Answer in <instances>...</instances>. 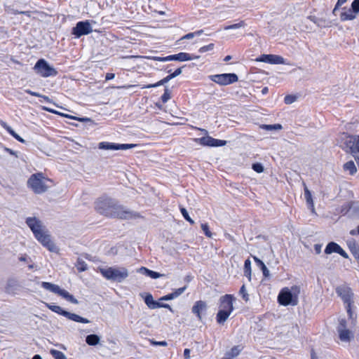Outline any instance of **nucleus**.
Returning <instances> with one entry per match:
<instances>
[{
  "label": "nucleus",
  "mask_w": 359,
  "mask_h": 359,
  "mask_svg": "<svg viewBox=\"0 0 359 359\" xmlns=\"http://www.w3.org/2000/svg\"><path fill=\"white\" fill-rule=\"evenodd\" d=\"M95 209L101 215L110 217H118L125 219L140 217L138 213L126 209L111 198L99 199L96 202Z\"/></svg>",
  "instance_id": "nucleus-1"
},
{
  "label": "nucleus",
  "mask_w": 359,
  "mask_h": 359,
  "mask_svg": "<svg viewBox=\"0 0 359 359\" xmlns=\"http://www.w3.org/2000/svg\"><path fill=\"white\" fill-rule=\"evenodd\" d=\"M26 224L32 231L35 238L49 251L56 252L58 251L57 246L52 241L50 235L43 224L36 217H29L26 219Z\"/></svg>",
  "instance_id": "nucleus-2"
},
{
  "label": "nucleus",
  "mask_w": 359,
  "mask_h": 359,
  "mask_svg": "<svg viewBox=\"0 0 359 359\" xmlns=\"http://www.w3.org/2000/svg\"><path fill=\"white\" fill-rule=\"evenodd\" d=\"M100 273L107 280L121 283L126 279L129 273L125 267H107L100 269Z\"/></svg>",
  "instance_id": "nucleus-3"
},
{
  "label": "nucleus",
  "mask_w": 359,
  "mask_h": 359,
  "mask_svg": "<svg viewBox=\"0 0 359 359\" xmlns=\"http://www.w3.org/2000/svg\"><path fill=\"white\" fill-rule=\"evenodd\" d=\"M298 293L299 290L297 287H292L291 289L285 287L278 294V302L283 306H295L298 303Z\"/></svg>",
  "instance_id": "nucleus-4"
},
{
  "label": "nucleus",
  "mask_w": 359,
  "mask_h": 359,
  "mask_svg": "<svg viewBox=\"0 0 359 359\" xmlns=\"http://www.w3.org/2000/svg\"><path fill=\"white\" fill-rule=\"evenodd\" d=\"M128 57L130 58H146L149 60H153L155 61L160 62H166L171 60H178V61H188L195 59H198L200 57L199 55H191L189 53H180L176 55H172L167 57H150V56H141V55H130Z\"/></svg>",
  "instance_id": "nucleus-5"
},
{
  "label": "nucleus",
  "mask_w": 359,
  "mask_h": 359,
  "mask_svg": "<svg viewBox=\"0 0 359 359\" xmlns=\"http://www.w3.org/2000/svg\"><path fill=\"white\" fill-rule=\"evenodd\" d=\"M47 182L48 180L42 173H36L31 175L27 181V184L35 194H41L48 190Z\"/></svg>",
  "instance_id": "nucleus-6"
},
{
  "label": "nucleus",
  "mask_w": 359,
  "mask_h": 359,
  "mask_svg": "<svg viewBox=\"0 0 359 359\" xmlns=\"http://www.w3.org/2000/svg\"><path fill=\"white\" fill-rule=\"evenodd\" d=\"M47 308H48L50 311L62 315L69 320H71L74 322L81 323H89L90 320L87 318H83L76 313H70L67 311L63 310L60 306L53 305L48 303L43 302Z\"/></svg>",
  "instance_id": "nucleus-7"
},
{
  "label": "nucleus",
  "mask_w": 359,
  "mask_h": 359,
  "mask_svg": "<svg viewBox=\"0 0 359 359\" xmlns=\"http://www.w3.org/2000/svg\"><path fill=\"white\" fill-rule=\"evenodd\" d=\"M36 74L43 77L55 76L57 74L56 69L50 66L45 60H38L34 67Z\"/></svg>",
  "instance_id": "nucleus-8"
},
{
  "label": "nucleus",
  "mask_w": 359,
  "mask_h": 359,
  "mask_svg": "<svg viewBox=\"0 0 359 359\" xmlns=\"http://www.w3.org/2000/svg\"><path fill=\"white\" fill-rule=\"evenodd\" d=\"M208 78L210 81L220 86H227L238 80V76L233 73L214 74L209 76Z\"/></svg>",
  "instance_id": "nucleus-9"
},
{
  "label": "nucleus",
  "mask_w": 359,
  "mask_h": 359,
  "mask_svg": "<svg viewBox=\"0 0 359 359\" xmlns=\"http://www.w3.org/2000/svg\"><path fill=\"white\" fill-rule=\"evenodd\" d=\"M346 144L359 166V135L349 136L346 140Z\"/></svg>",
  "instance_id": "nucleus-10"
},
{
  "label": "nucleus",
  "mask_w": 359,
  "mask_h": 359,
  "mask_svg": "<svg viewBox=\"0 0 359 359\" xmlns=\"http://www.w3.org/2000/svg\"><path fill=\"white\" fill-rule=\"evenodd\" d=\"M339 337L342 341H349L353 337V333L351 330L346 329V320L344 318L339 320V325L337 327Z\"/></svg>",
  "instance_id": "nucleus-11"
},
{
  "label": "nucleus",
  "mask_w": 359,
  "mask_h": 359,
  "mask_svg": "<svg viewBox=\"0 0 359 359\" xmlns=\"http://www.w3.org/2000/svg\"><path fill=\"white\" fill-rule=\"evenodd\" d=\"M137 147L135 144H116L102 142L98 145L99 149L105 150H126Z\"/></svg>",
  "instance_id": "nucleus-12"
},
{
  "label": "nucleus",
  "mask_w": 359,
  "mask_h": 359,
  "mask_svg": "<svg viewBox=\"0 0 359 359\" xmlns=\"http://www.w3.org/2000/svg\"><path fill=\"white\" fill-rule=\"evenodd\" d=\"M92 31V27L88 21H81L79 22L73 28L72 34L76 37H80L82 35L90 34Z\"/></svg>",
  "instance_id": "nucleus-13"
},
{
  "label": "nucleus",
  "mask_w": 359,
  "mask_h": 359,
  "mask_svg": "<svg viewBox=\"0 0 359 359\" xmlns=\"http://www.w3.org/2000/svg\"><path fill=\"white\" fill-rule=\"evenodd\" d=\"M257 62H262L269 64L279 65V64H285V61L284 58L280 55H262L256 59Z\"/></svg>",
  "instance_id": "nucleus-14"
},
{
  "label": "nucleus",
  "mask_w": 359,
  "mask_h": 359,
  "mask_svg": "<svg viewBox=\"0 0 359 359\" xmlns=\"http://www.w3.org/2000/svg\"><path fill=\"white\" fill-rule=\"evenodd\" d=\"M233 297L231 294H225L219 299V310L231 313L233 310Z\"/></svg>",
  "instance_id": "nucleus-15"
},
{
  "label": "nucleus",
  "mask_w": 359,
  "mask_h": 359,
  "mask_svg": "<svg viewBox=\"0 0 359 359\" xmlns=\"http://www.w3.org/2000/svg\"><path fill=\"white\" fill-rule=\"evenodd\" d=\"M338 295L342 299L345 304H352L353 293L350 288L344 286L339 287L336 290Z\"/></svg>",
  "instance_id": "nucleus-16"
},
{
  "label": "nucleus",
  "mask_w": 359,
  "mask_h": 359,
  "mask_svg": "<svg viewBox=\"0 0 359 359\" xmlns=\"http://www.w3.org/2000/svg\"><path fill=\"white\" fill-rule=\"evenodd\" d=\"M333 252L338 253L344 258L348 257V254L337 243L334 242H330L327 245L325 249V253L327 255H330Z\"/></svg>",
  "instance_id": "nucleus-17"
},
{
  "label": "nucleus",
  "mask_w": 359,
  "mask_h": 359,
  "mask_svg": "<svg viewBox=\"0 0 359 359\" xmlns=\"http://www.w3.org/2000/svg\"><path fill=\"white\" fill-rule=\"evenodd\" d=\"M207 304L203 301H197L192 307V313H194L199 320H202V314L205 313Z\"/></svg>",
  "instance_id": "nucleus-18"
},
{
  "label": "nucleus",
  "mask_w": 359,
  "mask_h": 359,
  "mask_svg": "<svg viewBox=\"0 0 359 359\" xmlns=\"http://www.w3.org/2000/svg\"><path fill=\"white\" fill-rule=\"evenodd\" d=\"M243 349L242 345L234 346L225 353L224 356L222 359H233L241 353Z\"/></svg>",
  "instance_id": "nucleus-19"
},
{
  "label": "nucleus",
  "mask_w": 359,
  "mask_h": 359,
  "mask_svg": "<svg viewBox=\"0 0 359 359\" xmlns=\"http://www.w3.org/2000/svg\"><path fill=\"white\" fill-rule=\"evenodd\" d=\"M18 289V281L15 279H9L6 285L5 291L8 294H15Z\"/></svg>",
  "instance_id": "nucleus-20"
},
{
  "label": "nucleus",
  "mask_w": 359,
  "mask_h": 359,
  "mask_svg": "<svg viewBox=\"0 0 359 359\" xmlns=\"http://www.w3.org/2000/svg\"><path fill=\"white\" fill-rule=\"evenodd\" d=\"M140 296L144 297V302L149 309H157V306H158V302L154 300L153 296L151 294L148 293L144 295V294L142 293Z\"/></svg>",
  "instance_id": "nucleus-21"
},
{
  "label": "nucleus",
  "mask_w": 359,
  "mask_h": 359,
  "mask_svg": "<svg viewBox=\"0 0 359 359\" xmlns=\"http://www.w3.org/2000/svg\"><path fill=\"white\" fill-rule=\"evenodd\" d=\"M58 295L72 304H79L78 300L72 294L64 289L60 288Z\"/></svg>",
  "instance_id": "nucleus-22"
},
{
  "label": "nucleus",
  "mask_w": 359,
  "mask_h": 359,
  "mask_svg": "<svg viewBox=\"0 0 359 359\" xmlns=\"http://www.w3.org/2000/svg\"><path fill=\"white\" fill-rule=\"evenodd\" d=\"M41 287L45 290L56 294H58L61 288L59 285L48 282H42Z\"/></svg>",
  "instance_id": "nucleus-23"
},
{
  "label": "nucleus",
  "mask_w": 359,
  "mask_h": 359,
  "mask_svg": "<svg viewBox=\"0 0 359 359\" xmlns=\"http://www.w3.org/2000/svg\"><path fill=\"white\" fill-rule=\"evenodd\" d=\"M173 78H175L174 76H172V74H170L168 76H167L166 77H165L163 79H161V81H159L158 82L154 83V84H149V85L143 86L142 87V88L144 89V88H156V87L164 85L165 83H168L169 81H170Z\"/></svg>",
  "instance_id": "nucleus-24"
},
{
  "label": "nucleus",
  "mask_w": 359,
  "mask_h": 359,
  "mask_svg": "<svg viewBox=\"0 0 359 359\" xmlns=\"http://www.w3.org/2000/svg\"><path fill=\"white\" fill-rule=\"evenodd\" d=\"M252 257H253V259L255 260V262H256L257 265L259 267H260V269H262L263 275L266 278L269 277L270 276L269 271L267 269V267L266 266V265L264 264V263L261 259H259L258 257H257L255 256H253Z\"/></svg>",
  "instance_id": "nucleus-25"
},
{
  "label": "nucleus",
  "mask_w": 359,
  "mask_h": 359,
  "mask_svg": "<svg viewBox=\"0 0 359 359\" xmlns=\"http://www.w3.org/2000/svg\"><path fill=\"white\" fill-rule=\"evenodd\" d=\"M231 313L230 312L219 310L216 316L217 322L219 324H223L228 319Z\"/></svg>",
  "instance_id": "nucleus-26"
},
{
  "label": "nucleus",
  "mask_w": 359,
  "mask_h": 359,
  "mask_svg": "<svg viewBox=\"0 0 359 359\" xmlns=\"http://www.w3.org/2000/svg\"><path fill=\"white\" fill-rule=\"evenodd\" d=\"M100 341V337L95 334H89L86 338V342L89 346H96L97 345Z\"/></svg>",
  "instance_id": "nucleus-27"
},
{
  "label": "nucleus",
  "mask_w": 359,
  "mask_h": 359,
  "mask_svg": "<svg viewBox=\"0 0 359 359\" xmlns=\"http://www.w3.org/2000/svg\"><path fill=\"white\" fill-rule=\"evenodd\" d=\"M340 18L342 21L352 20L356 18V14L351 9H348V11L342 12Z\"/></svg>",
  "instance_id": "nucleus-28"
},
{
  "label": "nucleus",
  "mask_w": 359,
  "mask_h": 359,
  "mask_svg": "<svg viewBox=\"0 0 359 359\" xmlns=\"http://www.w3.org/2000/svg\"><path fill=\"white\" fill-rule=\"evenodd\" d=\"M200 144L204 146L215 147V139L211 137H203L199 139Z\"/></svg>",
  "instance_id": "nucleus-29"
},
{
  "label": "nucleus",
  "mask_w": 359,
  "mask_h": 359,
  "mask_svg": "<svg viewBox=\"0 0 359 359\" xmlns=\"http://www.w3.org/2000/svg\"><path fill=\"white\" fill-rule=\"evenodd\" d=\"M344 169L346 171H348L351 175H353L356 172L357 169L355 163L353 161H348L344 165Z\"/></svg>",
  "instance_id": "nucleus-30"
},
{
  "label": "nucleus",
  "mask_w": 359,
  "mask_h": 359,
  "mask_svg": "<svg viewBox=\"0 0 359 359\" xmlns=\"http://www.w3.org/2000/svg\"><path fill=\"white\" fill-rule=\"evenodd\" d=\"M251 262L250 259H246L244 264V273L248 278V280H251Z\"/></svg>",
  "instance_id": "nucleus-31"
},
{
  "label": "nucleus",
  "mask_w": 359,
  "mask_h": 359,
  "mask_svg": "<svg viewBox=\"0 0 359 359\" xmlns=\"http://www.w3.org/2000/svg\"><path fill=\"white\" fill-rule=\"evenodd\" d=\"M304 197L307 203L311 206L312 210H313V201L312 199L311 194L307 187H305L304 189Z\"/></svg>",
  "instance_id": "nucleus-32"
},
{
  "label": "nucleus",
  "mask_w": 359,
  "mask_h": 359,
  "mask_svg": "<svg viewBox=\"0 0 359 359\" xmlns=\"http://www.w3.org/2000/svg\"><path fill=\"white\" fill-rule=\"evenodd\" d=\"M245 26V21L244 20H241L238 23L226 26V27H224V29L225 30L236 29H239V28H241V27H244Z\"/></svg>",
  "instance_id": "nucleus-33"
},
{
  "label": "nucleus",
  "mask_w": 359,
  "mask_h": 359,
  "mask_svg": "<svg viewBox=\"0 0 359 359\" xmlns=\"http://www.w3.org/2000/svg\"><path fill=\"white\" fill-rule=\"evenodd\" d=\"M50 352L55 359H67L66 355L60 351L51 349Z\"/></svg>",
  "instance_id": "nucleus-34"
},
{
  "label": "nucleus",
  "mask_w": 359,
  "mask_h": 359,
  "mask_svg": "<svg viewBox=\"0 0 359 359\" xmlns=\"http://www.w3.org/2000/svg\"><path fill=\"white\" fill-rule=\"evenodd\" d=\"M260 128L266 130H280L282 128V126L280 124H273V125H262Z\"/></svg>",
  "instance_id": "nucleus-35"
},
{
  "label": "nucleus",
  "mask_w": 359,
  "mask_h": 359,
  "mask_svg": "<svg viewBox=\"0 0 359 359\" xmlns=\"http://www.w3.org/2000/svg\"><path fill=\"white\" fill-rule=\"evenodd\" d=\"M307 19L315 23L318 27L328 26V23H327L325 21H324V23H320V22L318 21V18H316V16L310 15L307 18Z\"/></svg>",
  "instance_id": "nucleus-36"
},
{
  "label": "nucleus",
  "mask_w": 359,
  "mask_h": 359,
  "mask_svg": "<svg viewBox=\"0 0 359 359\" xmlns=\"http://www.w3.org/2000/svg\"><path fill=\"white\" fill-rule=\"evenodd\" d=\"M76 266L80 272L84 271L87 269V264L80 259H78Z\"/></svg>",
  "instance_id": "nucleus-37"
},
{
  "label": "nucleus",
  "mask_w": 359,
  "mask_h": 359,
  "mask_svg": "<svg viewBox=\"0 0 359 359\" xmlns=\"http://www.w3.org/2000/svg\"><path fill=\"white\" fill-rule=\"evenodd\" d=\"M171 98V93L166 87L164 90V93L161 96V100L163 103L167 102Z\"/></svg>",
  "instance_id": "nucleus-38"
},
{
  "label": "nucleus",
  "mask_w": 359,
  "mask_h": 359,
  "mask_svg": "<svg viewBox=\"0 0 359 359\" xmlns=\"http://www.w3.org/2000/svg\"><path fill=\"white\" fill-rule=\"evenodd\" d=\"M180 211L187 221H188L191 224H194V221L189 217L187 210L184 208H181Z\"/></svg>",
  "instance_id": "nucleus-39"
},
{
  "label": "nucleus",
  "mask_w": 359,
  "mask_h": 359,
  "mask_svg": "<svg viewBox=\"0 0 359 359\" xmlns=\"http://www.w3.org/2000/svg\"><path fill=\"white\" fill-rule=\"evenodd\" d=\"M43 109L47 111H49V112H51V113H53V114H60L61 116H65V117H68V118H73V119H76V117L74 116H69V115H67V114H61L55 110H53L52 109H50L48 107H43Z\"/></svg>",
  "instance_id": "nucleus-40"
},
{
  "label": "nucleus",
  "mask_w": 359,
  "mask_h": 359,
  "mask_svg": "<svg viewBox=\"0 0 359 359\" xmlns=\"http://www.w3.org/2000/svg\"><path fill=\"white\" fill-rule=\"evenodd\" d=\"M201 229L206 236H208V238L212 237V233L210 231L209 226L207 224H202Z\"/></svg>",
  "instance_id": "nucleus-41"
},
{
  "label": "nucleus",
  "mask_w": 359,
  "mask_h": 359,
  "mask_svg": "<svg viewBox=\"0 0 359 359\" xmlns=\"http://www.w3.org/2000/svg\"><path fill=\"white\" fill-rule=\"evenodd\" d=\"M214 46H215V45L213 43H210L208 46H203V47L200 48L198 51L201 53H205V52H208V51H210V50H213Z\"/></svg>",
  "instance_id": "nucleus-42"
},
{
  "label": "nucleus",
  "mask_w": 359,
  "mask_h": 359,
  "mask_svg": "<svg viewBox=\"0 0 359 359\" xmlns=\"http://www.w3.org/2000/svg\"><path fill=\"white\" fill-rule=\"evenodd\" d=\"M351 11L356 15L359 13V0H354L351 4Z\"/></svg>",
  "instance_id": "nucleus-43"
},
{
  "label": "nucleus",
  "mask_w": 359,
  "mask_h": 359,
  "mask_svg": "<svg viewBox=\"0 0 359 359\" xmlns=\"http://www.w3.org/2000/svg\"><path fill=\"white\" fill-rule=\"evenodd\" d=\"M5 11L8 15L20 14V11H19L18 10H15V9L13 8L11 6H5Z\"/></svg>",
  "instance_id": "nucleus-44"
},
{
  "label": "nucleus",
  "mask_w": 359,
  "mask_h": 359,
  "mask_svg": "<svg viewBox=\"0 0 359 359\" xmlns=\"http://www.w3.org/2000/svg\"><path fill=\"white\" fill-rule=\"evenodd\" d=\"M240 294L242 296L243 299L245 301V302H248V299H249V297H248V294L245 290V285H243L241 290H240Z\"/></svg>",
  "instance_id": "nucleus-45"
},
{
  "label": "nucleus",
  "mask_w": 359,
  "mask_h": 359,
  "mask_svg": "<svg viewBox=\"0 0 359 359\" xmlns=\"http://www.w3.org/2000/svg\"><path fill=\"white\" fill-rule=\"evenodd\" d=\"M252 169L258 173H261L264 171V167L259 163H254L252 165Z\"/></svg>",
  "instance_id": "nucleus-46"
},
{
  "label": "nucleus",
  "mask_w": 359,
  "mask_h": 359,
  "mask_svg": "<svg viewBox=\"0 0 359 359\" xmlns=\"http://www.w3.org/2000/svg\"><path fill=\"white\" fill-rule=\"evenodd\" d=\"M164 276H165L164 274L150 270V272H149L148 276L151 277V278L156 279V278L163 277Z\"/></svg>",
  "instance_id": "nucleus-47"
},
{
  "label": "nucleus",
  "mask_w": 359,
  "mask_h": 359,
  "mask_svg": "<svg viewBox=\"0 0 359 359\" xmlns=\"http://www.w3.org/2000/svg\"><path fill=\"white\" fill-rule=\"evenodd\" d=\"M295 100L296 97L290 95L285 96L284 99L285 103L287 104H290L293 103Z\"/></svg>",
  "instance_id": "nucleus-48"
},
{
  "label": "nucleus",
  "mask_w": 359,
  "mask_h": 359,
  "mask_svg": "<svg viewBox=\"0 0 359 359\" xmlns=\"http://www.w3.org/2000/svg\"><path fill=\"white\" fill-rule=\"evenodd\" d=\"M187 289V287L184 286V287H180V288H178L177 290H175L172 294L173 295H175V298H177L180 295H181Z\"/></svg>",
  "instance_id": "nucleus-49"
},
{
  "label": "nucleus",
  "mask_w": 359,
  "mask_h": 359,
  "mask_svg": "<svg viewBox=\"0 0 359 359\" xmlns=\"http://www.w3.org/2000/svg\"><path fill=\"white\" fill-rule=\"evenodd\" d=\"M175 299V295H173L172 292L170 293V294H166L165 296H163L162 297L160 298V301H168V300H172V299Z\"/></svg>",
  "instance_id": "nucleus-50"
},
{
  "label": "nucleus",
  "mask_w": 359,
  "mask_h": 359,
  "mask_svg": "<svg viewBox=\"0 0 359 359\" xmlns=\"http://www.w3.org/2000/svg\"><path fill=\"white\" fill-rule=\"evenodd\" d=\"M346 311L348 315V317L350 318H353V312L351 309V304H346Z\"/></svg>",
  "instance_id": "nucleus-51"
},
{
  "label": "nucleus",
  "mask_w": 359,
  "mask_h": 359,
  "mask_svg": "<svg viewBox=\"0 0 359 359\" xmlns=\"http://www.w3.org/2000/svg\"><path fill=\"white\" fill-rule=\"evenodd\" d=\"M137 271L140 273H142L144 275H146V276H149V273L150 272V269H147L146 267H144V266H142L141 268H140Z\"/></svg>",
  "instance_id": "nucleus-52"
},
{
  "label": "nucleus",
  "mask_w": 359,
  "mask_h": 359,
  "mask_svg": "<svg viewBox=\"0 0 359 359\" xmlns=\"http://www.w3.org/2000/svg\"><path fill=\"white\" fill-rule=\"evenodd\" d=\"M158 306H157V308L168 309L171 312H173L172 309L171 308V306L169 304H161V303H159V302H158Z\"/></svg>",
  "instance_id": "nucleus-53"
},
{
  "label": "nucleus",
  "mask_w": 359,
  "mask_h": 359,
  "mask_svg": "<svg viewBox=\"0 0 359 359\" xmlns=\"http://www.w3.org/2000/svg\"><path fill=\"white\" fill-rule=\"evenodd\" d=\"M226 144V141H225V140L215 139V147H222V146H224Z\"/></svg>",
  "instance_id": "nucleus-54"
},
{
  "label": "nucleus",
  "mask_w": 359,
  "mask_h": 359,
  "mask_svg": "<svg viewBox=\"0 0 359 359\" xmlns=\"http://www.w3.org/2000/svg\"><path fill=\"white\" fill-rule=\"evenodd\" d=\"M151 344H154V345H159V346H167V342L165 341H151Z\"/></svg>",
  "instance_id": "nucleus-55"
},
{
  "label": "nucleus",
  "mask_w": 359,
  "mask_h": 359,
  "mask_svg": "<svg viewBox=\"0 0 359 359\" xmlns=\"http://www.w3.org/2000/svg\"><path fill=\"white\" fill-rule=\"evenodd\" d=\"M25 92L27 93H28V94H29L31 95L35 96V97H42V95H41V94H39V93H38L36 92H33V91H32L30 90H26Z\"/></svg>",
  "instance_id": "nucleus-56"
},
{
  "label": "nucleus",
  "mask_w": 359,
  "mask_h": 359,
  "mask_svg": "<svg viewBox=\"0 0 359 359\" xmlns=\"http://www.w3.org/2000/svg\"><path fill=\"white\" fill-rule=\"evenodd\" d=\"M195 36V34L194 32L189 33L184 35L181 39H191Z\"/></svg>",
  "instance_id": "nucleus-57"
},
{
  "label": "nucleus",
  "mask_w": 359,
  "mask_h": 359,
  "mask_svg": "<svg viewBox=\"0 0 359 359\" xmlns=\"http://www.w3.org/2000/svg\"><path fill=\"white\" fill-rule=\"evenodd\" d=\"M184 357L185 359H190V349H189V348L184 349Z\"/></svg>",
  "instance_id": "nucleus-58"
},
{
  "label": "nucleus",
  "mask_w": 359,
  "mask_h": 359,
  "mask_svg": "<svg viewBox=\"0 0 359 359\" xmlns=\"http://www.w3.org/2000/svg\"><path fill=\"white\" fill-rule=\"evenodd\" d=\"M182 74V68L177 69L173 73H172V76L174 77H177V76L180 75Z\"/></svg>",
  "instance_id": "nucleus-59"
},
{
  "label": "nucleus",
  "mask_w": 359,
  "mask_h": 359,
  "mask_svg": "<svg viewBox=\"0 0 359 359\" xmlns=\"http://www.w3.org/2000/svg\"><path fill=\"white\" fill-rule=\"evenodd\" d=\"M15 139L18 135L11 127L7 130Z\"/></svg>",
  "instance_id": "nucleus-60"
},
{
  "label": "nucleus",
  "mask_w": 359,
  "mask_h": 359,
  "mask_svg": "<svg viewBox=\"0 0 359 359\" xmlns=\"http://www.w3.org/2000/svg\"><path fill=\"white\" fill-rule=\"evenodd\" d=\"M15 139L18 135L11 127L7 130Z\"/></svg>",
  "instance_id": "nucleus-61"
},
{
  "label": "nucleus",
  "mask_w": 359,
  "mask_h": 359,
  "mask_svg": "<svg viewBox=\"0 0 359 359\" xmlns=\"http://www.w3.org/2000/svg\"><path fill=\"white\" fill-rule=\"evenodd\" d=\"M15 139L18 135L11 127L7 130Z\"/></svg>",
  "instance_id": "nucleus-62"
},
{
  "label": "nucleus",
  "mask_w": 359,
  "mask_h": 359,
  "mask_svg": "<svg viewBox=\"0 0 359 359\" xmlns=\"http://www.w3.org/2000/svg\"><path fill=\"white\" fill-rule=\"evenodd\" d=\"M15 139L18 135L11 127L7 130Z\"/></svg>",
  "instance_id": "nucleus-63"
},
{
  "label": "nucleus",
  "mask_w": 359,
  "mask_h": 359,
  "mask_svg": "<svg viewBox=\"0 0 359 359\" xmlns=\"http://www.w3.org/2000/svg\"><path fill=\"white\" fill-rule=\"evenodd\" d=\"M315 251L317 254H320L321 252V245L316 244L314 245Z\"/></svg>",
  "instance_id": "nucleus-64"
}]
</instances>
